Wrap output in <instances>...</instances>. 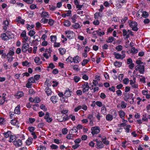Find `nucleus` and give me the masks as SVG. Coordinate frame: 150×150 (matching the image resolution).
Listing matches in <instances>:
<instances>
[{
	"label": "nucleus",
	"mask_w": 150,
	"mask_h": 150,
	"mask_svg": "<svg viewBox=\"0 0 150 150\" xmlns=\"http://www.w3.org/2000/svg\"><path fill=\"white\" fill-rule=\"evenodd\" d=\"M129 25L133 30L137 31L138 30V28L137 27L138 24L135 21H132L129 23Z\"/></svg>",
	"instance_id": "nucleus-2"
},
{
	"label": "nucleus",
	"mask_w": 150,
	"mask_h": 150,
	"mask_svg": "<svg viewBox=\"0 0 150 150\" xmlns=\"http://www.w3.org/2000/svg\"><path fill=\"white\" fill-rule=\"evenodd\" d=\"M72 91L69 89L66 90L64 93V96L67 97H69L71 95Z\"/></svg>",
	"instance_id": "nucleus-14"
},
{
	"label": "nucleus",
	"mask_w": 150,
	"mask_h": 150,
	"mask_svg": "<svg viewBox=\"0 0 150 150\" xmlns=\"http://www.w3.org/2000/svg\"><path fill=\"white\" fill-rule=\"evenodd\" d=\"M51 101L54 104L57 103L58 101V98L57 96H53L50 98Z\"/></svg>",
	"instance_id": "nucleus-8"
},
{
	"label": "nucleus",
	"mask_w": 150,
	"mask_h": 150,
	"mask_svg": "<svg viewBox=\"0 0 150 150\" xmlns=\"http://www.w3.org/2000/svg\"><path fill=\"white\" fill-rule=\"evenodd\" d=\"M24 96V94L22 91H18L15 95V97L18 99Z\"/></svg>",
	"instance_id": "nucleus-11"
},
{
	"label": "nucleus",
	"mask_w": 150,
	"mask_h": 150,
	"mask_svg": "<svg viewBox=\"0 0 150 150\" xmlns=\"http://www.w3.org/2000/svg\"><path fill=\"white\" fill-rule=\"evenodd\" d=\"M35 32L33 30H30L28 33V35L30 37L33 36L35 34Z\"/></svg>",
	"instance_id": "nucleus-49"
},
{
	"label": "nucleus",
	"mask_w": 150,
	"mask_h": 150,
	"mask_svg": "<svg viewBox=\"0 0 150 150\" xmlns=\"http://www.w3.org/2000/svg\"><path fill=\"white\" fill-rule=\"evenodd\" d=\"M113 54L115 55V58L116 59H123L125 57V54H123L122 56L121 54L114 52Z\"/></svg>",
	"instance_id": "nucleus-7"
},
{
	"label": "nucleus",
	"mask_w": 150,
	"mask_h": 150,
	"mask_svg": "<svg viewBox=\"0 0 150 150\" xmlns=\"http://www.w3.org/2000/svg\"><path fill=\"white\" fill-rule=\"evenodd\" d=\"M82 86L83 88V92L84 93L88 91L89 88H90L91 89H93V87H92V88H91V87H89L88 83H85L82 85Z\"/></svg>",
	"instance_id": "nucleus-4"
},
{
	"label": "nucleus",
	"mask_w": 150,
	"mask_h": 150,
	"mask_svg": "<svg viewBox=\"0 0 150 150\" xmlns=\"http://www.w3.org/2000/svg\"><path fill=\"white\" fill-rule=\"evenodd\" d=\"M26 87L28 88H30L32 87V83H29L28 81L26 84Z\"/></svg>",
	"instance_id": "nucleus-61"
},
{
	"label": "nucleus",
	"mask_w": 150,
	"mask_h": 150,
	"mask_svg": "<svg viewBox=\"0 0 150 150\" xmlns=\"http://www.w3.org/2000/svg\"><path fill=\"white\" fill-rule=\"evenodd\" d=\"M105 118L107 120L111 121L113 119V117L111 115L108 114L106 115Z\"/></svg>",
	"instance_id": "nucleus-22"
},
{
	"label": "nucleus",
	"mask_w": 150,
	"mask_h": 150,
	"mask_svg": "<svg viewBox=\"0 0 150 150\" xmlns=\"http://www.w3.org/2000/svg\"><path fill=\"white\" fill-rule=\"evenodd\" d=\"M124 96L123 97L124 100L126 102L128 101L130 97V95L127 93H124Z\"/></svg>",
	"instance_id": "nucleus-18"
},
{
	"label": "nucleus",
	"mask_w": 150,
	"mask_h": 150,
	"mask_svg": "<svg viewBox=\"0 0 150 150\" xmlns=\"http://www.w3.org/2000/svg\"><path fill=\"white\" fill-rule=\"evenodd\" d=\"M48 21V19L45 18H43L41 19L40 22L43 23H47Z\"/></svg>",
	"instance_id": "nucleus-53"
},
{
	"label": "nucleus",
	"mask_w": 150,
	"mask_h": 150,
	"mask_svg": "<svg viewBox=\"0 0 150 150\" xmlns=\"http://www.w3.org/2000/svg\"><path fill=\"white\" fill-rule=\"evenodd\" d=\"M52 51V50L51 47H49L48 49H46L45 50V52L49 54V55H50V54Z\"/></svg>",
	"instance_id": "nucleus-45"
},
{
	"label": "nucleus",
	"mask_w": 150,
	"mask_h": 150,
	"mask_svg": "<svg viewBox=\"0 0 150 150\" xmlns=\"http://www.w3.org/2000/svg\"><path fill=\"white\" fill-rule=\"evenodd\" d=\"M111 115L112 116L113 118H115L117 115V112L115 110H112L111 112Z\"/></svg>",
	"instance_id": "nucleus-32"
},
{
	"label": "nucleus",
	"mask_w": 150,
	"mask_h": 150,
	"mask_svg": "<svg viewBox=\"0 0 150 150\" xmlns=\"http://www.w3.org/2000/svg\"><path fill=\"white\" fill-rule=\"evenodd\" d=\"M35 128L33 127H30L28 128V129L31 133L34 132L33 131L35 130Z\"/></svg>",
	"instance_id": "nucleus-64"
},
{
	"label": "nucleus",
	"mask_w": 150,
	"mask_h": 150,
	"mask_svg": "<svg viewBox=\"0 0 150 150\" xmlns=\"http://www.w3.org/2000/svg\"><path fill=\"white\" fill-rule=\"evenodd\" d=\"M74 137V135L72 134H68L67 137L66 138L68 139H72Z\"/></svg>",
	"instance_id": "nucleus-44"
},
{
	"label": "nucleus",
	"mask_w": 150,
	"mask_h": 150,
	"mask_svg": "<svg viewBox=\"0 0 150 150\" xmlns=\"http://www.w3.org/2000/svg\"><path fill=\"white\" fill-rule=\"evenodd\" d=\"M96 148L97 149H101L103 147L104 145L102 142L100 141H98L96 145Z\"/></svg>",
	"instance_id": "nucleus-13"
},
{
	"label": "nucleus",
	"mask_w": 150,
	"mask_h": 150,
	"mask_svg": "<svg viewBox=\"0 0 150 150\" xmlns=\"http://www.w3.org/2000/svg\"><path fill=\"white\" fill-rule=\"evenodd\" d=\"M1 37L2 38V39L5 40H7L9 39L8 36L6 35V33L2 34Z\"/></svg>",
	"instance_id": "nucleus-27"
},
{
	"label": "nucleus",
	"mask_w": 150,
	"mask_h": 150,
	"mask_svg": "<svg viewBox=\"0 0 150 150\" xmlns=\"http://www.w3.org/2000/svg\"><path fill=\"white\" fill-rule=\"evenodd\" d=\"M122 62H121L116 61L114 63L115 66L117 67H119L121 66Z\"/></svg>",
	"instance_id": "nucleus-33"
},
{
	"label": "nucleus",
	"mask_w": 150,
	"mask_h": 150,
	"mask_svg": "<svg viewBox=\"0 0 150 150\" xmlns=\"http://www.w3.org/2000/svg\"><path fill=\"white\" fill-rule=\"evenodd\" d=\"M6 35L8 36L9 39H12L14 38V36L13 35L8 31H7L6 32Z\"/></svg>",
	"instance_id": "nucleus-26"
},
{
	"label": "nucleus",
	"mask_w": 150,
	"mask_h": 150,
	"mask_svg": "<svg viewBox=\"0 0 150 150\" xmlns=\"http://www.w3.org/2000/svg\"><path fill=\"white\" fill-rule=\"evenodd\" d=\"M4 136L6 138H8L11 135V132L10 131H8L6 132L3 134Z\"/></svg>",
	"instance_id": "nucleus-29"
},
{
	"label": "nucleus",
	"mask_w": 150,
	"mask_h": 150,
	"mask_svg": "<svg viewBox=\"0 0 150 150\" xmlns=\"http://www.w3.org/2000/svg\"><path fill=\"white\" fill-rule=\"evenodd\" d=\"M65 33L68 38L71 39L73 37V32L69 31H65Z\"/></svg>",
	"instance_id": "nucleus-9"
},
{
	"label": "nucleus",
	"mask_w": 150,
	"mask_h": 150,
	"mask_svg": "<svg viewBox=\"0 0 150 150\" xmlns=\"http://www.w3.org/2000/svg\"><path fill=\"white\" fill-rule=\"evenodd\" d=\"M30 62H28L27 61H25L22 62V65L23 66L28 67L30 66Z\"/></svg>",
	"instance_id": "nucleus-24"
},
{
	"label": "nucleus",
	"mask_w": 150,
	"mask_h": 150,
	"mask_svg": "<svg viewBox=\"0 0 150 150\" xmlns=\"http://www.w3.org/2000/svg\"><path fill=\"white\" fill-rule=\"evenodd\" d=\"M23 144L22 140L18 139L14 142L13 144L16 147H18L21 146Z\"/></svg>",
	"instance_id": "nucleus-5"
},
{
	"label": "nucleus",
	"mask_w": 150,
	"mask_h": 150,
	"mask_svg": "<svg viewBox=\"0 0 150 150\" xmlns=\"http://www.w3.org/2000/svg\"><path fill=\"white\" fill-rule=\"evenodd\" d=\"M80 79L81 78L80 77L76 76H74L73 78V80L76 83H78Z\"/></svg>",
	"instance_id": "nucleus-34"
},
{
	"label": "nucleus",
	"mask_w": 150,
	"mask_h": 150,
	"mask_svg": "<svg viewBox=\"0 0 150 150\" xmlns=\"http://www.w3.org/2000/svg\"><path fill=\"white\" fill-rule=\"evenodd\" d=\"M89 61L87 59H84L82 62V66H84Z\"/></svg>",
	"instance_id": "nucleus-55"
},
{
	"label": "nucleus",
	"mask_w": 150,
	"mask_h": 150,
	"mask_svg": "<svg viewBox=\"0 0 150 150\" xmlns=\"http://www.w3.org/2000/svg\"><path fill=\"white\" fill-rule=\"evenodd\" d=\"M10 139H8V141L9 142H13L15 141V137L14 136H13V135H11L10 136Z\"/></svg>",
	"instance_id": "nucleus-36"
},
{
	"label": "nucleus",
	"mask_w": 150,
	"mask_h": 150,
	"mask_svg": "<svg viewBox=\"0 0 150 150\" xmlns=\"http://www.w3.org/2000/svg\"><path fill=\"white\" fill-rule=\"evenodd\" d=\"M64 25L65 26H69L70 25H71V23L70 21H69L68 20H66L64 22Z\"/></svg>",
	"instance_id": "nucleus-39"
},
{
	"label": "nucleus",
	"mask_w": 150,
	"mask_h": 150,
	"mask_svg": "<svg viewBox=\"0 0 150 150\" xmlns=\"http://www.w3.org/2000/svg\"><path fill=\"white\" fill-rule=\"evenodd\" d=\"M119 114L120 117L122 119V118L125 115V112L122 110H120L119 112Z\"/></svg>",
	"instance_id": "nucleus-30"
},
{
	"label": "nucleus",
	"mask_w": 150,
	"mask_h": 150,
	"mask_svg": "<svg viewBox=\"0 0 150 150\" xmlns=\"http://www.w3.org/2000/svg\"><path fill=\"white\" fill-rule=\"evenodd\" d=\"M68 132L67 129V128H63L62 130V132L64 134H66Z\"/></svg>",
	"instance_id": "nucleus-54"
},
{
	"label": "nucleus",
	"mask_w": 150,
	"mask_h": 150,
	"mask_svg": "<svg viewBox=\"0 0 150 150\" xmlns=\"http://www.w3.org/2000/svg\"><path fill=\"white\" fill-rule=\"evenodd\" d=\"M96 33L100 36H101L105 34V33L103 31L97 30L96 31Z\"/></svg>",
	"instance_id": "nucleus-43"
},
{
	"label": "nucleus",
	"mask_w": 150,
	"mask_h": 150,
	"mask_svg": "<svg viewBox=\"0 0 150 150\" xmlns=\"http://www.w3.org/2000/svg\"><path fill=\"white\" fill-rule=\"evenodd\" d=\"M96 104L99 107L102 106L103 104L100 101H97L96 102Z\"/></svg>",
	"instance_id": "nucleus-62"
},
{
	"label": "nucleus",
	"mask_w": 150,
	"mask_h": 150,
	"mask_svg": "<svg viewBox=\"0 0 150 150\" xmlns=\"http://www.w3.org/2000/svg\"><path fill=\"white\" fill-rule=\"evenodd\" d=\"M72 27L74 28L77 29L80 27V25L77 23H75V24H73Z\"/></svg>",
	"instance_id": "nucleus-46"
},
{
	"label": "nucleus",
	"mask_w": 150,
	"mask_h": 150,
	"mask_svg": "<svg viewBox=\"0 0 150 150\" xmlns=\"http://www.w3.org/2000/svg\"><path fill=\"white\" fill-rule=\"evenodd\" d=\"M51 41L53 42H55L57 39V37L55 35H52L50 37Z\"/></svg>",
	"instance_id": "nucleus-38"
},
{
	"label": "nucleus",
	"mask_w": 150,
	"mask_h": 150,
	"mask_svg": "<svg viewBox=\"0 0 150 150\" xmlns=\"http://www.w3.org/2000/svg\"><path fill=\"white\" fill-rule=\"evenodd\" d=\"M21 105L20 104L18 105L15 108L14 110V113L15 114H19L21 113L20 111Z\"/></svg>",
	"instance_id": "nucleus-12"
},
{
	"label": "nucleus",
	"mask_w": 150,
	"mask_h": 150,
	"mask_svg": "<svg viewBox=\"0 0 150 150\" xmlns=\"http://www.w3.org/2000/svg\"><path fill=\"white\" fill-rule=\"evenodd\" d=\"M34 61L37 65H39L42 63V62L40 60V58L38 57H36L34 58Z\"/></svg>",
	"instance_id": "nucleus-15"
},
{
	"label": "nucleus",
	"mask_w": 150,
	"mask_h": 150,
	"mask_svg": "<svg viewBox=\"0 0 150 150\" xmlns=\"http://www.w3.org/2000/svg\"><path fill=\"white\" fill-rule=\"evenodd\" d=\"M149 15L148 13L145 11H144L142 14V17L144 18H146Z\"/></svg>",
	"instance_id": "nucleus-40"
},
{
	"label": "nucleus",
	"mask_w": 150,
	"mask_h": 150,
	"mask_svg": "<svg viewBox=\"0 0 150 150\" xmlns=\"http://www.w3.org/2000/svg\"><path fill=\"white\" fill-rule=\"evenodd\" d=\"M101 111L103 114L106 113V109L104 106L102 107L101 108Z\"/></svg>",
	"instance_id": "nucleus-57"
},
{
	"label": "nucleus",
	"mask_w": 150,
	"mask_h": 150,
	"mask_svg": "<svg viewBox=\"0 0 150 150\" xmlns=\"http://www.w3.org/2000/svg\"><path fill=\"white\" fill-rule=\"evenodd\" d=\"M88 118L89 120V124L91 126L93 125V121L94 118L93 115H89L88 116Z\"/></svg>",
	"instance_id": "nucleus-10"
},
{
	"label": "nucleus",
	"mask_w": 150,
	"mask_h": 150,
	"mask_svg": "<svg viewBox=\"0 0 150 150\" xmlns=\"http://www.w3.org/2000/svg\"><path fill=\"white\" fill-rule=\"evenodd\" d=\"M40 108L43 110L45 111H46L47 110V108L46 107L45 105H43V104H42L40 106Z\"/></svg>",
	"instance_id": "nucleus-47"
},
{
	"label": "nucleus",
	"mask_w": 150,
	"mask_h": 150,
	"mask_svg": "<svg viewBox=\"0 0 150 150\" xmlns=\"http://www.w3.org/2000/svg\"><path fill=\"white\" fill-rule=\"evenodd\" d=\"M81 75L82 76V78L83 79L86 80H87L88 79V77L86 75L84 74H82Z\"/></svg>",
	"instance_id": "nucleus-56"
},
{
	"label": "nucleus",
	"mask_w": 150,
	"mask_h": 150,
	"mask_svg": "<svg viewBox=\"0 0 150 150\" xmlns=\"http://www.w3.org/2000/svg\"><path fill=\"white\" fill-rule=\"evenodd\" d=\"M5 98L4 96L0 98V105L3 104L5 102Z\"/></svg>",
	"instance_id": "nucleus-48"
},
{
	"label": "nucleus",
	"mask_w": 150,
	"mask_h": 150,
	"mask_svg": "<svg viewBox=\"0 0 150 150\" xmlns=\"http://www.w3.org/2000/svg\"><path fill=\"white\" fill-rule=\"evenodd\" d=\"M78 130V128L76 127H74L73 128L71 129L69 132V133L73 134L76 132Z\"/></svg>",
	"instance_id": "nucleus-17"
},
{
	"label": "nucleus",
	"mask_w": 150,
	"mask_h": 150,
	"mask_svg": "<svg viewBox=\"0 0 150 150\" xmlns=\"http://www.w3.org/2000/svg\"><path fill=\"white\" fill-rule=\"evenodd\" d=\"M30 8L31 9H34L35 8H36L37 9H38V7H37V6H36V5L34 4H32L30 6Z\"/></svg>",
	"instance_id": "nucleus-63"
},
{
	"label": "nucleus",
	"mask_w": 150,
	"mask_h": 150,
	"mask_svg": "<svg viewBox=\"0 0 150 150\" xmlns=\"http://www.w3.org/2000/svg\"><path fill=\"white\" fill-rule=\"evenodd\" d=\"M73 59L72 62L74 63H78L80 61V58L78 56H76L73 58Z\"/></svg>",
	"instance_id": "nucleus-19"
},
{
	"label": "nucleus",
	"mask_w": 150,
	"mask_h": 150,
	"mask_svg": "<svg viewBox=\"0 0 150 150\" xmlns=\"http://www.w3.org/2000/svg\"><path fill=\"white\" fill-rule=\"evenodd\" d=\"M28 81L29 83H34L35 82V79L33 77H31L28 79Z\"/></svg>",
	"instance_id": "nucleus-51"
},
{
	"label": "nucleus",
	"mask_w": 150,
	"mask_h": 150,
	"mask_svg": "<svg viewBox=\"0 0 150 150\" xmlns=\"http://www.w3.org/2000/svg\"><path fill=\"white\" fill-rule=\"evenodd\" d=\"M137 71H139L140 73L143 74L144 71V67L143 65H138L135 67Z\"/></svg>",
	"instance_id": "nucleus-3"
},
{
	"label": "nucleus",
	"mask_w": 150,
	"mask_h": 150,
	"mask_svg": "<svg viewBox=\"0 0 150 150\" xmlns=\"http://www.w3.org/2000/svg\"><path fill=\"white\" fill-rule=\"evenodd\" d=\"M14 54V52L11 50L9 51L6 54V59L8 60V62H11L13 59V56Z\"/></svg>",
	"instance_id": "nucleus-1"
},
{
	"label": "nucleus",
	"mask_w": 150,
	"mask_h": 150,
	"mask_svg": "<svg viewBox=\"0 0 150 150\" xmlns=\"http://www.w3.org/2000/svg\"><path fill=\"white\" fill-rule=\"evenodd\" d=\"M41 17H42L48 18L49 15L47 12L45 11H43L41 14Z\"/></svg>",
	"instance_id": "nucleus-23"
},
{
	"label": "nucleus",
	"mask_w": 150,
	"mask_h": 150,
	"mask_svg": "<svg viewBox=\"0 0 150 150\" xmlns=\"http://www.w3.org/2000/svg\"><path fill=\"white\" fill-rule=\"evenodd\" d=\"M59 50L60 54L62 55H63V54H65L66 52V49L64 48H60L59 49Z\"/></svg>",
	"instance_id": "nucleus-28"
},
{
	"label": "nucleus",
	"mask_w": 150,
	"mask_h": 150,
	"mask_svg": "<svg viewBox=\"0 0 150 150\" xmlns=\"http://www.w3.org/2000/svg\"><path fill=\"white\" fill-rule=\"evenodd\" d=\"M100 131V129L98 127H94V134H97Z\"/></svg>",
	"instance_id": "nucleus-31"
},
{
	"label": "nucleus",
	"mask_w": 150,
	"mask_h": 150,
	"mask_svg": "<svg viewBox=\"0 0 150 150\" xmlns=\"http://www.w3.org/2000/svg\"><path fill=\"white\" fill-rule=\"evenodd\" d=\"M68 116L69 119H71L72 121H74L75 120V116L72 115H69Z\"/></svg>",
	"instance_id": "nucleus-59"
},
{
	"label": "nucleus",
	"mask_w": 150,
	"mask_h": 150,
	"mask_svg": "<svg viewBox=\"0 0 150 150\" xmlns=\"http://www.w3.org/2000/svg\"><path fill=\"white\" fill-rule=\"evenodd\" d=\"M77 18V16L76 14L74 15L71 18L72 19L71 22L73 23H75L76 21V19Z\"/></svg>",
	"instance_id": "nucleus-37"
},
{
	"label": "nucleus",
	"mask_w": 150,
	"mask_h": 150,
	"mask_svg": "<svg viewBox=\"0 0 150 150\" xmlns=\"http://www.w3.org/2000/svg\"><path fill=\"white\" fill-rule=\"evenodd\" d=\"M114 38L112 37H110L106 40V41L107 42H112Z\"/></svg>",
	"instance_id": "nucleus-42"
},
{
	"label": "nucleus",
	"mask_w": 150,
	"mask_h": 150,
	"mask_svg": "<svg viewBox=\"0 0 150 150\" xmlns=\"http://www.w3.org/2000/svg\"><path fill=\"white\" fill-rule=\"evenodd\" d=\"M138 51L137 49H135V47H132L131 50H129V53H132L133 54H134L137 53Z\"/></svg>",
	"instance_id": "nucleus-25"
},
{
	"label": "nucleus",
	"mask_w": 150,
	"mask_h": 150,
	"mask_svg": "<svg viewBox=\"0 0 150 150\" xmlns=\"http://www.w3.org/2000/svg\"><path fill=\"white\" fill-rule=\"evenodd\" d=\"M46 148L44 146H40L38 148L37 150H46Z\"/></svg>",
	"instance_id": "nucleus-52"
},
{
	"label": "nucleus",
	"mask_w": 150,
	"mask_h": 150,
	"mask_svg": "<svg viewBox=\"0 0 150 150\" xmlns=\"http://www.w3.org/2000/svg\"><path fill=\"white\" fill-rule=\"evenodd\" d=\"M102 141L103 143L106 145L109 144V142L106 140V138H103L102 139Z\"/></svg>",
	"instance_id": "nucleus-50"
},
{
	"label": "nucleus",
	"mask_w": 150,
	"mask_h": 150,
	"mask_svg": "<svg viewBox=\"0 0 150 150\" xmlns=\"http://www.w3.org/2000/svg\"><path fill=\"white\" fill-rule=\"evenodd\" d=\"M11 123L13 125H16L18 124V122L16 120H13L11 121Z\"/></svg>",
	"instance_id": "nucleus-60"
},
{
	"label": "nucleus",
	"mask_w": 150,
	"mask_h": 150,
	"mask_svg": "<svg viewBox=\"0 0 150 150\" xmlns=\"http://www.w3.org/2000/svg\"><path fill=\"white\" fill-rule=\"evenodd\" d=\"M53 84L52 85L53 87H56L58 84V82L55 81H53L52 82Z\"/></svg>",
	"instance_id": "nucleus-58"
},
{
	"label": "nucleus",
	"mask_w": 150,
	"mask_h": 150,
	"mask_svg": "<svg viewBox=\"0 0 150 150\" xmlns=\"http://www.w3.org/2000/svg\"><path fill=\"white\" fill-rule=\"evenodd\" d=\"M44 118L46 120L47 122L50 123L51 122L52 120V119L51 117H50V114L48 112H46Z\"/></svg>",
	"instance_id": "nucleus-6"
},
{
	"label": "nucleus",
	"mask_w": 150,
	"mask_h": 150,
	"mask_svg": "<svg viewBox=\"0 0 150 150\" xmlns=\"http://www.w3.org/2000/svg\"><path fill=\"white\" fill-rule=\"evenodd\" d=\"M33 139L31 137H29L26 141V144L28 146L30 145L32 143Z\"/></svg>",
	"instance_id": "nucleus-20"
},
{
	"label": "nucleus",
	"mask_w": 150,
	"mask_h": 150,
	"mask_svg": "<svg viewBox=\"0 0 150 150\" xmlns=\"http://www.w3.org/2000/svg\"><path fill=\"white\" fill-rule=\"evenodd\" d=\"M122 35L124 36H126V38H128L129 37V34H127V31L125 29H124L122 30Z\"/></svg>",
	"instance_id": "nucleus-21"
},
{
	"label": "nucleus",
	"mask_w": 150,
	"mask_h": 150,
	"mask_svg": "<svg viewBox=\"0 0 150 150\" xmlns=\"http://www.w3.org/2000/svg\"><path fill=\"white\" fill-rule=\"evenodd\" d=\"M127 104L124 101H122L121 102V107L122 108H125L127 106Z\"/></svg>",
	"instance_id": "nucleus-35"
},
{
	"label": "nucleus",
	"mask_w": 150,
	"mask_h": 150,
	"mask_svg": "<svg viewBox=\"0 0 150 150\" xmlns=\"http://www.w3.org/2000/svg\"><path fill=\"white\" fill-rule=\"evenodd\" d=\"M50 147L52 149H56L58 148V146L53 144H52L50 145Z\"/></svg>",
	"instance_id": "nucleus-41"
},
{
	"label": "nucleus",
	"mask_w": 150,
	"mask_h": 150,
	"mask_svg": "<svg viewBox=\"0 0 150 150\" xmlns=\"http://www.w3.org/2000/svg\"><path fill=\"white\" fill-rule=\"evenodd\" d=\"M45 91L48 96L51 95L52 94V91L51 89L48 87H46Z\"/></svg>",
	"instance_id": "nucleus-16"
}]
</instances>
